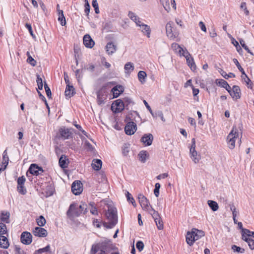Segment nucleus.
<instances>
[{"mask_svg": "<svg viewBox=\"0 0 254 254\" xmlns=\"http://www.w3.org/2000/svg\"><path fill=\"white\" fill-rule=\"evenodd\" d=\"M242 125L239 124L238 127L234 125L233 126L232 129L230 132L227 136V144L228 147L233 149L235 146L236 139L238 138L240 144L241 143V138L242 136Z\"/></svg>", "mask_w": 254, "mask_h": 254, "instance_id": "1", "label": "nucleus"}, {"mask_svg": "<svg viewBox=\"0 0 254 254\" xmlns=\"http://www.w3.org/2000/svg\"><path fill=\"white\" fill-rule=\"evenodd\" d=\"M182 56L186 58L187 64L191 69L193 71L195 70L196 69V65L194 62L193 59L191 57L190 54L189 52L188 54L182 53Z\"/></svg>", "mask_w": 254, "mask_h": 254, "instance_id": "13", "label": "nucleus"}, {"mask_svg": "<svg viewBox=\"0 0 254 254\" xmlns=\"http://www.w3.org/2000/svg\"><path fill=\"white\" fill-rule=\"evenodd\" d=\"M125 69L127 71H133L134 70L133 64L131 62H128L125 65Z\"/></svg>", "mask_w": 254, "mask_h": 254, "instance_id": "41", "label": "nucleus"}, {"mask_svg": "<svg viewBox=\"0 0 254 254\" xmlns=\"http://www.w3.org/2000/svg\"><path fill=\"white\" fill-rule=\"evenodd\" d=\"M99 251H100V253L98 254H106L101 244H94L92 246L90 254H96Z\"/></svg>", "mask_w": 254, "mask_h": 254, "instance_id": "10", "label": "nucleus"}, {"mask_svg": "<svg viewBox=\"0 0 254 254\" xmlns=\"http://www.w3.org/2000/svg\"><path fill=\"white\" fill-rule=\"evenodd\" d=\"M124 108L125 106L121 99L116 100L111 106L112 111L115 113L121 112Z\"/></svg>", "mask_w": 254, "mask_h": 254, "instance_id": "5", "label": "nucleus"}, {"mask_svg": "<svg viewBox=\"0 0 254 254\" xmlns=\"http://www.w3.org/2000/svg\"><path fill=\"white\" fill-rule=\"evenodd\" d=\"M190 157L192 161L195 164L198 163L201 159L200 155L197 153L195 149L190 150Z\"/></svg>", "mask_w": 254, "mask_h": 254, "instance_id": "20", "label": "nucleus"}, {"mask_svg": "<svg viewBox=\"0 0 254 254\" xmlns=\"http://www.w3.org/2000/svg\"><path fill=\"white\" fill-rule=\"evenodd\" d=\"M83 42L85 46L89 48H92L95 44L94 41L89 34H86L84 36Z\"/></svg>", "mask_w": 254, "mask_h": 254, "instance_id": "16", "label": "nucleus"}, {"mask_svg": "<svg viewBox=\"0 0 254 254\" xmlns=\"http://www.w3.org/2000/svg\"><path fill=\"white\" fill-rule=\"evenodd\" d=\"M138 157L139 161L142 163H144L148 158L149 154L146 151L142 150L138 154Z\"/></svg>", "mask_w": 254, "mask_h": 254, "instance_id": "26", "label": "nucleus"}, {"mask_svg": "<svg viewBox=\"0 0 254 254\" xmlns=\"http://www.w3.org/2000/svg\"><path fill=\"white\" fill-rule=\"evenodd\" d=\"M138 27H140V30L144 35H146L148 38H150L151 29L148 25L145 24L142 22Z\"/></svg>", "mask_w": 254, "mask_h": 254, "instance_id": "18", "label": "nucleus"}, {"mask_svg": "<svg viewBox=\"0 0 254 254\" xmlns=\"http://www.w3.org/2000/svg\"><path fill=\"white\" fill-rule=\"evenodd\" d=\"M128 16L130 19L135 23L137 26H138L142 23L140 18L135 13L132 11H129Z\"/></svg>", "mask_w": 254, "mask_h": 254, "instance_id": "24", "label": "nucleus"}, {"mask_svg": "<svg viewBox=\"0 0 254 254\" xmlns=\"http://www.w3.org/2000/svg\"><path fill=\"white\" fill-rule=\"evenodd\" d=\"M97 102L100 105L104 104V100L106 99V97L104 96L102 90H100L97 93Z\"/></svg>", "mask_w": 254, "mask_h": 254, "instance_id": "30", "label": "nucleus"}, {"mask_svg": "<svg viewBox=\"0 0 254 254\" xmlns=\"http://www.w3.org/2000/svg\"><path fill=\"white\" fill-rule=\"evenodd\" d=\"M138 78L139 81L141 83H144L145 82V77L147 76L146 72L144 71H139L138 73Z\"/></svg>", "mask_w": 254, "mask_h": 254, "instance_id": "34", "label": "nucleus"}, {"mask_svg": "<svg viewBox=\"0 0 254 254\" xmlns=\"http://www.w3.org/2000/svg\"><path fill=\"white\" fill-rule=\"evenodd\" d=\"M71 190L75 195L80 194L82 190V184L80 181H74L71 186Z\"/></svg>", "mask_w": 254, "mask_h": 254, "instance_id": "6", "label": "nucleus"}, {"mask_svg": "<svg viewBox=\"0 0 254 254\" xmlns=\"http://www.w3.org/2000/svg\"><path fill=\"white\" fill-rule=\"evenodd\" d=\"M229 94L234 100H237L241 97V90L238 86L234 85Z\"/></svg>", "mask_w": 254, "mask_h": 254, "instance_id": "12", "label": "nucleus"}, {"mask_svg": "<svg viewBox=\"0 0 254 254\" xmlns=\"http://www.w3.org/2000/svg\"><path fill=\"white\" fill-rule=\"evenodd\" d=\"M17 191L21 194H25L27 192L24 185H17Z\"/></svg>", "mask_w": 254, "mask_h": 254, "instance_id": "51", "label": "nucleus"}, {"mask_svg": "<svg viewBox=\"0 0 254 254\" xmlns=\"http://www.w3.org/2000/svg\"><path fill=\"white\" fill-rule=\"evenodd\" d=\"M136 248L139 252H141L144 248V244L141 241H138L136 244Z\"/></svg>", "mask_w": 254, "mask_h": 254, "instance_id": "59", "label": "nucleus"}, {"mask_svg": "<svg viewBox=\"0 0 254 254\" xmlns=\"http://www.w3.org/2000/svg\"><path fill=\"white\" fill-rule=\"evenodd\" d=\"M154 116H152L153 117H159L163 122H165L166 121L165 118H164V116L162 111H158L155 113H154Z\"/></svg>", "mask_w": 254, "mask_h": 254, "instance_id": "44", "label": "nucleus"}, {"mask_svg": "<svg viewBox=\"0 0 254 254\" xmlns=\"http://www.w3.org/2000/svg\"><path fill=\"white\" fill-rule=\"evenodd\" d=\"M147 212L152 215L154 220L161 218L158 212L156 211L152 207L151 208L149 211H148Z\"/></svg>", "mask_w": 254, "mask_h": 254, "instance_id": "36", "label": "nucleus"}, {"mask_svg": "<svg viewBox=\"0 0 254 254\" xmlns=\"http://www.w3.org/2000/svg\"><path fill=\"white\" fill-rule=\"evenodd\" d=\"M123 102L124 103L125 108L127 107L130 104L132 103L131 99L128 97L124 98L123 100Z\"/></svg>", "mask_w": 254, "mask_h": 254, "instance_id": "58", "label": "nucleus"}, {"mask_svg": "<svg viewBox=\"0 0 254 254\" xmlns=\"http://www.w3.org/2000/svg\"><path fill=\"white\" fill-rule=\"evenodd\" d=\"M139 202L142 209L144 211H149L152 206L150 205L149 200L143 194H140L138 197Z\"/></svg>", "mask_w": 254, "mask_h": 254, "instance_id": "3", "label": "nucleus"}, {"mask_svg": "<svg viewBox=\"0 0 254 254\" xmlns=\"http://www.w3.org/2000/svg\"><path fill=\"white\" fill-rule=\"evenodd\" d=\"M10 213L7 211H3L1 212V220L6 223H9Z\"/></svg>", "mask_w": 254, "mask_h": 254, "instance_id": "32", "label": "nucleus"}, {"mask_svg": "<svg viewBox=\"0 0 254 254\" xmlns=\"http://www.w3.org/2000/svg\"><path fill=\"white\" fill-rule=\"evenodd\" d=\"M123 91L124 88L121 85H117L114 87L111 90V92L113 93L114 98L118 97L120 95L122 92H123Z\"/></svg>", "mask_w": 254, "mask_h": 254, "instance_id": "22", "label": "nucleus"}, {"mask_svg": "<svg viewBox=\"0 0 254 254\" xmlns=\"http://www.w3.org/2000/svg\"><path fill=\"white\" fill-rule=\"evenodd\" d=\"M29 171L32 175L38 176L43 172V170L41 167H39L37 165L32 164L29 167Z\"/></svg>", "mask_w": 254, "mask_h": 254, "instance_id": "15", "label": "nucleus"}, {"mask_svg": "<svg viewBox=\"0 0 254 254\" xmlns=\"http://www.w3.org/2000/svg\"><path fill=\"white\" fill-rule=\"evenodd\" d=\"M68 159L66 158V157L62 155L59 159V163L60 167L63 169L66 168L68 166V162H67Z\"/></svg>", "mask_w": 254, "mask_h": 254, "instance_id": "28", "label": "nucleus"}, {"mask_svg": "<svg viewBox=\"0 0 254 254\" xmlns=\"http://www.w3.org/2000/svg\"><path fill=\"white\" fill-rule=\"evenodd\" d=\"M160 188V185L159 183H156L155 185V189L154 190V193L156 197H158L159 195V189Z\"/></svg>", "mask_w": 254, "mask_h": 254, "instance_id": "52", "label": "nucleus"}, {"mask_svg": "<svg viewBox=\"0 0 254 254\" xmlns=\"http://www.w3.org/2000/svg\"><path fill=\"white\" fill-rule=\"evenodd\" d=\"M6 232V225L3 223H0V235L5 234Z\"/></svg>", "mask_w": 254, "mask_h": 254, "instance_id": "57", "label": "nucleus"}, {"mask_svg": "<svg viewBox=\"0 0 254 254\" xmlns=\"http://www.w3.org/2000/svg\"><path fill=\"white\" fill-rule=\"evenodd\" d=\"M126 196L127 197V199L128 201H130V202L132 203V204L134 206H136V203L134 199L131 196V195L130 193H129L128 192H127V193L126 194Z\"/></svg>", "mask_w": 254, "mask_h": 254, "instance_id": "53", "label": "nucleus"}, {"mask_svg": "<svg viewBox=\"0 0 254 254\" xmlns=\"http://www.w3.org/2000/svg\"><path fill=\"white\" fill-rule=\"evenodd\" d=\"M75 75L77 78H81L83 76V69H77L75 71Z\"/></svg>", "mask_w": 254, "mask_h": 254, "instance_id": "60", "label": "nucleus"}, {"mask_svg": "<svg viewBox=\"0 0 254 254\" xmlns=\"http://www.w3.org/2000/svg\"><path fill=\"white\" fill-rule=\"evenodd\" d=\"M232 249L234 252H238L241 254H243L245 252V250L244 249L241 248L240 247H238L236 245H233L232 246Z\"/></svg>", "mask_w": 254, "mask_h": 254, "instance_id": "46", "label": "nucleus"}, {"mask_svg": "<svg viewBox=\"0 0 254 254\" xmlns=\"http://www.w3.org/2000/svg\"><path fill=\"white\" fill-rule=\"evenodd\" d=\"M78 210L81 211V214L83 213H85L86 212L87 205L85 203H82L81 204L78 205Z\"/></svg>", "mask_w": 254, "mask_h": 254, "instance_id": "49", "label": "nucleus"}, {"mask_svg": "<svg viewBox=\"0 0 254 254\" xmlns=\"http://www.w3.org/2000/svg\"><path fill=\"white\" fill-rule=\"evenodd\" d=\"M207 203L209 206L213 211H216L218 209L219 206L216 201L209 200L207 201Z\"/></svg>", "mask_w": 254, "mask_h": 254, "instance_id": "33", "label": "nucleus"}, {"mask_svg": "<svg viewBox=\"0 0 254 254\" xmlns=\"http://www.w3.org/2000/svg\"><path fill=\"white\" fill-rule=\"evenodd\" d=\"M247 243L251 250L254 249V240L253 239H250V241H249Z\"/></svg>", "mask_w": 254, "mask_h": 254, "instance_id": "64", "label": "nucleus"}, {"mask_svg": "<svg viewBox=\"0 0 254 254\" xmlns=\"http://www.w3.org/2000/svg\"><path fill=\"white\" fill-rule=\"evenodd\" d=\"M44 87L48 97L50 98L52 96L51 91L50 88L48 87V85L47 84L45 81L44 82Z\"/></svg>", "mask_w": 254, "mask_h": 254, "instance_id": "54", "label": "nucleus"}, {"mask_svg": "<svg viewBox=\"0 0 254 254\" xmlns=\"http://www.w3.org/2000/svg\"><path fill=\"white\" fill-rule=\"evenodd\" d=\"M239 42L242 46V47L248 53H250L251 54L253 55V53L251 52L250 49H249L248 47L246 45L245 42L244 40L242 39H241L239 40Z\"/></svg>", "mask_w": 254, "mask_h": 254, "instance_id": "50", "label": "nucleus"}, {"mask_svg": "<svg viewBox=\"0 0 254 254\" xmlns=\"http://www.w3.org/2000/svg\"><path fill=\"white\" fill-rule=\"evenodd\" d=\"M173 22H169L167 23L166 26V34L167 36L171 39H174L176 37V34L173 32L172 25Z\"/></svg>", "mask_w": 254, "mask_h": 254, "instance_id": "17", "label": "nucleus"}, {"mask_svg": "<svg viewBox=\"0 0 254 254\" xmlns=\"http://www.w3.org/2000/svg\"><path fill=\"white\" fill-rule=\"evenodd\" d=\"M229 206H230V210L232 212L233 217H236L237 215L238 214V211L236 210V208L235 207L234 204L233 203L230 204L229 205Z\"/></svg>", "mask_w": 254, "mask_h": 254, "instance_id": "47", "label": "nucleus"}, {"mask_svg": "<svg viewBox=\"0 0 254 254\" xmlns=\"http://www.w3.org/2000/svg\"><path fill=\"white\" fill-rule=\"evenodd\" d=\"M36 222L38 226L42 227L45 225L46 221L45 218L43 216L41 215L36 219Z\"/></svg>", "mask_w": 254, "mask_h": 254, "instance_id": "40", "label": "nucleus"}, {"mask_svg": "<svg viewBox=\"0 0 254 254\" xmlns=\"http://www.w3.org/2000/svg\"><path fill=\"white\" fill-rule=\"evenodd\" d=\"M81 214V211L78 210V204L73 203L70 204L67 212V215L69 217H78Z\"/></svg>", "mask_w": 254, "mask_h": 254, "instance_id": "4", "label": "nucleus"}, {"mask_svg": "<svg viewBox=\"0 0 254 254\" xmlns=\"http://www.w3.org/2000/svg\"><path fill=\"white\" fill-rule=\"evenodd\" d=\"M240 7L242 9L244 10V13L246 15L249 14V11L247 9L246 2H242L241 4Z\"/></svg>", "mask_w": 254, "mask_h": 254, "instance_id": "56", "label": "nucleus"}, {"mask_svg": "<svg viewBox=\"0 0 254 254\" xmlns=\"http://www.w3.org/2000/svg\"><path fill=\"white\" fill-rule=\"evenodd\" d=\"M106 49L108 54L111 55L117 51V47L112 42H110L107 44Z\"/></svg>", "mask_w": 254, "mask_h": 254, "instance_id": "23", "label": "nucleus"}, {"mask_svg": "<svg viewBox=\"0 0 254 254\" xmlns=\"http://www.w3.org/2000/svg\"><path fill=\"white\" fill-rule=\"evenodd\" d=\"M108 207L106 216L109 221V223H105L104 226L108 228H112L118 222L117 210L112 202L107 204Z\"/></svg>", "mask_w": 254, "mask_h": 254, "instance_id": "2", "label": "nucleus"}, {"mask_svg": "<svg viewBox=\"0 0 254 254\" xmlns=\"http://www.w3.org/2000/svg\"><path fill=\"white\" fill-rule=\"evenodd\" d=\"M72 132L70 129L65 127L59 129V137L63 139H69L71 137Z\"/></svg>", "mask_w": 254, "mask_h": 254, "instance_id": "7", "label": "nucleus"}, {"mask_svg": "<svg viewBox=\"0 0 254 254\" xmlns=\"http://www.w3.org/2000/svg\"><path fill=\"white\" fill-rule=\"evenodd\" d=\"M9 245L7 238L5 236L0 235V247L3 249H7Z\"/></svg>", "mask_w": 254, "mask_h": 254, "instance_id": "27", "label": "nucleus"}, {"mask_svg": "<svg viewBox=\"0 0 254 254\" xmlns=\"http://www.w3.org/2000/svg\"><path fill=\"white\" fill-rule=\"evenodd\" d=\"M192 229L193 231L194 232V234L195 237V239H196V240L204 235V233L203 231L198 230L195 228H193Z\"/></svg>", "mask_w": 254, "mask_h": 254, "instance_id": "39", "label": "nucleus"}, {"mask_svg": "<svg viewBox=\"0 0 254 254\" xmlns=\"http://www.w3.org/2000/svg\"><path fill=\"white\" fill-rule=\"evenodd\" d=\"M194 233L193 229L191 230V232H188L187 233L186 242L190 246L192 245L194 242L196 240Z\"/></svg>", "mask_w": 254, "mask_h": 254, "instance_id": "19", "label": "nucleus"}, {"mask_svg": "<svg viewBox=\"0 0 254 254\" xmlns=\"http://www.w3.org/2000/svg\"><path fill=\"white\" fill-rule=\"evenodd\" d=\"M33 233L34 235L39 237H45L48 235L46 229L39 227H35L33 230Z\"/></svg>", "mask_w": 254, "mask_h": 254, "instance_id": "14", "label": "nucleus"}, {"mask_svg": "<svg viewBox=\"0 0 254 254\" xmlns=\"http://www.w3.org/2000/svg\"><path fill=\"white\" fill-rule=\"evenodd\" d=\"M153 140V136L151 133H146L143 135L141 138V141L145 146L151 145Z\"/></svg>", "mask_w": 254, "mask_h": 254, "instance_id": "11", "label": "nucleus"}, {"mask_svg": "<svg viewBox=\"0 0 254 254\" xmlns=\"http://www.w3.org/2000/svg\"><path fill=\"white\" fill-rule=\"evenodd\" d=\"M21 242L25 245H29L32 242V236L30 233L24 232L21 235Z\"/></svg>", "mask_w": 254, "mask_h": 254, "instance_id": "9", "label": "nucleus"}, {"mask_svg": "<svg viewBox=\"0 0 254 254\" xmlns=\"http://www.w3.org/2000/svg\"><path fill=\"white\" fill-rule=\"evenodd\" d=\"M25 180L24 176L19 177L17 180V185H24Z\"/></svg>", "mask_w": 254, "mask_h": 254, "instance_id": "61", "label": "nucleus"}, {"mask_svg": "<svg viewBox=\"0 0 254 254\" xmlns=\"http://www.w3.org/2000/svg\"><path fill=\"white\" fill-rule=\"evenodd\" d=\"M156 226L159 230H162L163 229L164 225L163 222L161 218L158 219L157 220H154Z\"/></svg>", "mask_w": 254, "mask_h": 254, "instance_id": "42", "label": "nucleus"}, {"mask_svg": "<svg viewBox=\"0 0 254 254\" xmlns=\"http://www.w3.org/2000/svg\"><path fill=\"white\" fill-rule=\"evenodd\" d=\"M171 47L174 51H175L176 53L179 54L181 56H182V53H188V51L186 49H184L183 48L181 47L177 43H173L171 45Z\"/></svg>", "mask_w": 254, "mask_h": 254, "instance_id": "21", "label": "nucleus"}, {"mask_svg": "<svg viewBox=\"0 0 254 254\" xmlns=\"http://www.w3.org/2000/svg\"><path fill=\"white\" fill-rule=\"evenodd\" d=\"M102 164V162L100 159H94L92 161V166L95 170L98 171L101 168Z\"/></svg>", "mask_w": 254, "mask_h": 254, "instance_id": "29", "label": "nucleus"}, {"mask_svg": "<svg viewBox=\"0 0 254 254\" xmlns=\"http://www.w3.org/2000/svg\"><path fill=\"white\" fill-rule=\"evenodd\" d=\"M136 129V125L133 122H128L125 127V131L127 135H132L134 134Z\"/></svg>", "mask_w": 254, "mask_h": 254, "instance_id": "8", "label": "nucleus"}, {"mask_svg": "<svg viewBox=\"0 0 254 254\" xmlns=\"http://www.w3.org/2000/svg\"><path fill=\"white\" fill-rule=\"evenodd\" d=\"M164 9L169 12L171 10L170 4L169 0H160Z\"/></svg>", "mask_w": 254, "mask_h": 254, "instance_id": "37", "label": "nucleus"}, {"mask_svg": "<svg viewBox=\"0 0 254 254\" xmlns=\"http://www.w3.org/2000/svg\"><path fill=\"white\" fill-rule=\"evenodd\" d=\"M130 149V144L128 143H125L122 146V153L124 156H127Z\"/></svg>", "mask_w": 254, "mask_h": 254, "instance_id": "38", "label": "nucleus"}, {"mask_svg": "<svg viewBox=\"0 0 254 254\" xmlns=\"http://www.w3.org/2000/svg\"><path fill=\"white\" fill-rule=\"evenodd\" d=\"M216 83L217 85L224 88L227 85L228 83L224 79H221L216 80Z\"/></svg>", "mask_w": 254, "mask_h": 254, "instance_id": "48", "label": "nucleus"}, {"mask_svg": "<svg viewBox=\"0 0 254 254\" xmlns=\"http://www.w3.org/2000/svg\"><path fill=\"white\" fill-rule=\"evenodd\" d=\"M27 61V62L32 66H35L36 65V62L31 56H29Z\"/></svg>", "mask_w": 254, "mask_h": 254, "instance_id": "63", "label": "nucleus"}, {"mask_svg": "<svg viewBox=\"0 0 254 254\" xmlns=\"http://www.w3.org/2000/svg\"><path fill=\"white\" fill-rule=\"evenodd\" d=\"M233 62L236 64V65L237 66V67H238V68L239 69V70L241 71L242 74L243 75L245 74V71H244V69L241 66L240 64H239V63L238 62V61L236 59H234L233 60Z\"/></svg>", "mask_w": 254, "mask_h": 254, "instance_id": "45", "label": "nucleus"}, {"mask_svg": "<svg viewBox=\"0 0 254 254\" xmlns=\"http://www.w3.org/2000/svg\"><path fill=\"white\" fill-rule=\"evenodd\" d=\"M26 27L28 29L29 33H30V35L32 36L33 38H35V35L33 34L32 27L31 24L29 23H26L25 25Z\"/></svg>", "mask_w": 254, "mask_h": 254, "instance_id": "62", "label": "nucleus"}, {"mask_svg": "<svg viewBox=\"0 0 254 254\" xmlns=\"http://www.w3.org/2000/svg\"><path fill=\"white\" fill-rule=\"evenodd\" d=\"M65 95L66 97L70 98L75 94L74 88L72 85L69 84L66 85L65 90L64 92Z\"/></svg>", "mask_w": 254, "mask_h": 254, "instance_id": "25", "label": "nucleus"}, {"mask_svg": "<svg viewBox=\"0 0 254 254\" xmlns=\"http://www.w3.org/2000/svg\"><path fill=\"white\" fill-rule=\"evenodd\" d=\"M2 158H3V162H2V163L4 165H5V168H6V166L8 165V160H9L8 157V156L7 155L6 150H5L3 152Z\"/></svg>", "mask_w": 254, "mask_h": 254, "instance_id": "43", "label": "nucleus"}, {"mask_svg": "<svg viewBox=\"0 0 254 254\" xmlns=\"http://www.w3.org/2000/svg\"><path fill=\"white\" fill-rule=\"evenodd\" d=\"M219 72L221 74V75L224 77L225 79H228L229 78L235 77V75L232 72H230L228 74L225 71H224L222 69H220Z\"/></svg>", "mask_w": 254, "mask_h": 254, "instance_id": "35", "label": "nucleus"}, {"mask_svg": "<svg viewBox=\"0 0 254 254\" xmlns=\"http://www.w3.org/2000/svg\"><path fill=\"white\" fill-rule=\"evenodd\" d=\"M59 17L58 20L60 22L62 26H64L66 24V20L65 17L64 15L63 10H59Z\"/></svg>", "mask_w": 254, "mask_h": 254, "instance_id": "31", "label": "nucleus"}, {"mask_svg": "<svg viewBox=\"0 0 254 254\" xmlns=\"http://www.w3.org/2000/svg\"><path fill=\"white\" fill-rule=\"evenodd\" d=\"M85 3L84 5V7H85L84 11L86 14V16H88L89 13L90 12V5H89V3L87 0H85Z\"/></svg>", "mask_w": 254, "mask_h": 254, "instance_id": "55", "label": "nucleus"}]
</instances>
